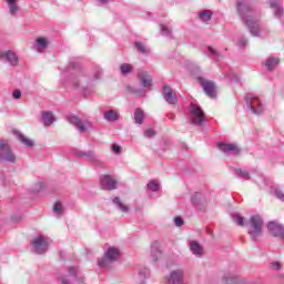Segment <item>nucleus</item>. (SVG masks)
I'll use <instances>...</instances> for the list:
<instances>
[{
    "label": "nucleus",
    "instance_id": "f257e3e1",
    "mask_svg": "<svg viewBox=\"0 0 284 284\" xmlns=\"http://www.w3.org/2000/svg\"><path fill=\"white\" fill-rule=\"evenodd\" d=\"M236 8L242 21L247 26L251 34H253V37H261L258 18H256V12H254L250 2L247 0H237Z\"/></svg>",
    "mask_w": 284,
    "mask_h": 284
},
{
    "label": "nucleus",
    "instance_id": "f03ea898",
    "mask_svg": "<svg viewBox=\"0 0 284 284\" xmlns=\"http://www.w3.org/2000/svg\"><path fill=\"white\" fill-rule=\"evenodd\" d=\"M247 234L251 241H258V237L263 234V219L258 215H253L246 222Z\"/></svg>",
    "mask_w": 284,
    "mask_h": 284
},
{
    "label": "nucleus",
    "instance_id": "7ed1b4c3",
    "mask_svg": "<svg viewBox=\"0 0 284 284\" xmlns=\"http://www.w3.org/2000/svg\"><path fill=\"white\" fill-rule=\"evenodd\" d=\"M119 256H121L119 248L109 247V250L104 253L103 258L98 261V265L101 268L108 270L112 263L119 261Z\"/></svg>",
    "mask_w": 284,
    "mask_h": 284
},
{
    "label": "nucleus",
    "instance_id": "20e7f679",
    "mask_svg": "<svg viewBox=\"0 0 284 284\" xmlns=\"http://www.w3.org/2000/svg\"><path fill=\"white\" fill-rule=\"evenodd\" d=\"M244 101L253 114H263L265 111L263 103H261V100L254 93H246Z\"/></svg>",
    "mask_w": 284,
    "mask_h": 284
},
{
    "label": "nucleus",
    "instance_id": "39448f33",
    "mask_svg": "<svg viewBox=\"0 0 284 284\" xmlns=\"http://www.w3.org/2000/svg\"><path fill=\"white\" fill-rule=\"evenodd\" d=\"M190 121L193 125H203L205 123V112H203L199 104L192 103L190 105Z\"/></svg>",
    "mask_w": 284,
    "mask_h": 284
},
{
    "label": "nucleus",
    "instance_id": "423d86ee",
    "mask_svg": "<svg viewBox=\"0 0 284 284\" xmlns=\"http://www.w3.org/2000/svg\"><path fill=\"white\" fill-rule=\"evenodd\" d=\"M138 79H139L142 88H144V89H141L135 92H136L138 97H143L145 94V92H148V90H151V88H152V77H150V73H148V71L140 70L138 72Z\"/></svg>",
    "mask_w": 284,
    "mask_h": 284
},
{
    "label": "nucleus",
    "instance_id": "0eeeda50",
    "mask_svg": "<svg viewBox=\"0 0 284 284\" xmlns=\"http://www.w3.org/2000/svg\"><path fill=\"white\" fill-rule=\"evenodd\" d=\"M32 251L36 254H45L48 252V247H50V243L48 242V239L39 235L34 239V241L31 242Z\"/></svg>",
    "mask_w": 284,
    "mask_h": 284
},
{
    "label": "nucleus",
    "instance_id": "6e6552de",
    "mask_svg": "<svg viewBox=\"0 0 284 284\" xmlns=\"http://www.w3.org/2000/svg\"><path fill=\"white\" fill-rule=\"evenodd\" d=\"M59 281L62 284H72L74 281H78V283H83L85 281V277L79 276V268L77 266H71L68 270V277H59Z\"/></svg>",
    "mask_w": 284,
    "mask_h": 284
},
{
    "label": "nucleus",
    "instance_id": "1a4fd4ad",
    "mask_svg": "<svg viewBox=\"0 0 284 284\" xmlns=\"http://www.w3.org/2000/svg\"><path fill=\"white\" fill-rule=\"evenodd\" d=\"M197 82L203 88L206 97L210 99H216V84L213 81L206 80L203 77H197Z\"/></svg>",
    "mask_w": 284,
    "mask_h": 284
},
{
    "label": "nucleus",
    "instance_id": "9d476101",
    "mask_svg": "<svg viewBox=\"0 0 284 284\" xmlns=\"http://www.w3.org/2000/svg\"><path fill=\"white\" fill-rule=\"evenodd\" d=\"M0 161H6L7 163H14L17 156L12 153L10 145L6 141H0Z\"/></svg>",
    "mask_w": 284,
    "mask_h": 284
},
{
    "label": "nucleus",
    "instance_id": "9b49d317",
    "mask_svg": "<svg viewBox=\"0 0 284 284\" xmlns=\"http://www.w3.org/2000/svg\"><path fill=\"white\" fill-rule=\"evenodd\" d=\"M68 72L71 74V83L73 88H79V81L74 80L75 78H79L83 74V71L81 70V65L77 62H70Z\"/></svg>",
    "mask_w": 284,
    "mask_h": 284
},
{
    "label": "nucleus",
    "instance_id": "f8f14e48",
    "mask_svg": "<svg viewBox=\"0 0 284 284\" xmlns=\"http://www.w3.org/2000/svg\"><path fill=\"white\" fill-rule=\"evenodd\" d=\"M0 61L10 63L13 68L19 65V57L12 50L0 51Z\"/></svg>",
    "mask_w": 284,
    "mask_h": 284
},
{
    "label": "nucleus",
    "instance_id": "ddd939ff",
    "mask_svg": "<svg viewBox=\"0 0 284 284\" xmlns=\"http://www.w3.org/2000/svg\"><path fill=\"white\" fill-rule=\"evenodd\" d=\"M163 99L170 105H176L179 98L176 97V92L172 89V87L165 84L163 87Z\"/></svg>",
    "mask_w": 284,
    "mask_h": 284
},
{
    "label": "nucleus",
    "instance_id": "4468645a",
    "mask_svg": "<svg viewBox=\"0 0 284 284\" xmlns=\"http://www.w3.org/2000/svg\"><path fill=\"white\" fill-rule=\"evenodd\" d=\"M183 281H185V271L178 268L171 272L166 284H183Z\"/></svg>",
    "mask_w": 284,
    "mask_h": 284
},
{
    "label": "nucleus",
    "instance_id": "2eb2a0df",
    "mask_svg": "<svg viewBox=\"0 0 284 284\" xmlns=\"http://www.w3.org/2000/svg\"><path fill=\"white\" fill-rule=\"evenodd\" d=\"M100 185L102 190H116V181L112 175H101L100 176Z\"/></svg>",
    "mask_w": 284,
    "mask_h": 284
},
{
    "label": "nucleus",
    "instance_id": "dca6fc26",
    "mask_svg": "<svg viewBox=\"0 0 284 284\" xmlns=\"http://www.w3.org/2000/svg\"><path fill=\"white\" fill-rule=\"evenodd\" d=\"M217 148L221 150V152H224V154H241V148H239L236 144L219 143Z\"/></svg>",
    "mask_w": 284,
    "mask_h": 284
},
{
    "label": "nucleus",
    "instance_id": "f3484780",
    "mask_svg": "<svg viewBox=\"0 0 284 284\" xmlns=\"http://www.w3.org/2000/svg\"><path fill=\"white\" fill-rule=\"evenodd\" d=\"M163 255V251H161V242L154 241L151 243V258L156 263L159 258Z\"/></svg>",
    "mask_w": 284,
    "mask_h": 284
},
{
    "label": "nucleus",
    "instance_id": "a211bd4d",
    "mask_svg": "<svg viewBox=\"0 0 284 284\" xmlns=\"http://www.w3.org/2000/svg\"><path fill=\"white\" fill-rule=\"evenodd\" d=\"M67 121H69L71 123V125H74V128H77L79 130V132L83 133L85 132V125L83 124V121H81L79 119V116L74 115V114H69L67 115Z\"/></svg>",
    "mask_w": 284,
    "mask_h": 284
},
{
    "label": "nucleus",
    "instance_id": "6ab92c4d",
    "mask_svg": "<svg viewBox=\"0 0 284 284\" xmlns=\"http://www.w3.org/2000/svg\"><path fill=\"white\" fill-rule=\"evenodd\" d=\"M271 8L274 10V17L280 19V17H283L284 10L283 6H281V0H270Z\"/></svg>",
    "mask_w": 284,
    "mask_h": 284
},
{
    "label": "nucleus",
    "instance_id": "aec40b11",
    "mask_svg": "<svg viewBox=\"0 0 284 284\" xmlns=\"http://www.w3.org/2000/svg\"><path fill=\"white\" fill-rule=\"evenodd\" d=\"M48 45H50V42L45 38H38L36 40L37 52H45V50H48Z\"/></svg>",
    "mask_w": 284,
    "mask_h": 284
},
{
    "label": "nucleus",
    "instance_id": "412c9836",
    "mask_svg": "<svg viewBox=\"0 0 284 284\" xmlns=\"http://www.w3.org/2000/svg\"><path fill=\"white\" fill-rule=\"evenodd\" d=\"M13 134L14 136H17L20 143H23V145H27V148H32V145H34V142L26 138V135H23V133H21L20 131L14 130Z\"/></svg>",
    "mask_w": 284,
    "mask_h": 284
},
{
    "label": "nucleus",
    "instance_id": "4be33fe9",
    "mask_svg": "<svg viewBox=\"0 0 284 284\" xmlns=\"http://www.w3.org/2000/svg\"><path fill=\"white\" fill-rule=\"evenodd\" d=\"M189 245H190V251L192 252V254H194V256H203V246H201L199 242L191 241Z\"/></svg>",
    "mask_w": 284,
    "mask_h": 284
},
{
    "label": "nucleus",
    "instance_id": "5701e85b",
    "mask_svg": "<svg viewBox=\"0 0 284 284\" xmlns=\"http://www.w3.org/2000/svg\"><path fill=\"white\" fill-rule=\"evenodd\" d=\"M133 119L136 125H143V120L145 119V112L143 111V109L141 108L135 109Z\"/></svg>",
    "mask_w": 284,
    "mask_h": 284
},
{
    "label": "nucleus",
    "instance_id": "b1692460",
    "mask_svg": "<svg viewBox=\"0 0 284 284\" xmlns=\"http://www.w3.org/2000/svg\"><path fill=\"white\" fill-rule=\"evenodd\" d=\"M9 6V12L11 17H17V12H19V4H17V0H6Z\"/></svg>",
    "mask_w": 284,
    "mask_h": 284
},
{
    "label": "nucleus",
    "instance_id": "393cba45",
    "mask_svg": "<svg viewBox=\"0 0 284 284\" xmlns=\"http://www.w3.org/2000/svg\"><path fill=\"white\" fill-rule=\"evenodd\" d=\"M42 120L45 126L52 125L53 121H55L54 115L50 111L42 112Z\"/></svg>",
    "mask_w": 284,
    "mask_h": 284
},
{
    "label": "nucleus",
    "instance_id": "a878e982",
    "mask_svg": "<svg viewBox=\"0 0 284 284\" xmlns=\"http://www.w3.org/2000/svg\"><path fill=\"white\" fill-rule=\"evenodd\" d=\"M75 156H79V159H87V161H94V152H83V151H75Z\"/></svg>",
    "mask_w": 284,
    "mask_h": 284
},
{
    "label": "nucleus",
    "instance_id": "bb28decb",
    "mask_svg": "<svg viewBox=\"0 0 284 284\" xmlns=\"http://www.w3.org/2000/svg\"><path fill=\"white\" fill-rule=\"evenodd\" d=\"M105 121L114 123V121H119V113L114 110H109L104 113Z\"/></svg>",
    "mask_w": 284,
    "mask_h": 284
},
{
    "label": "nucleus",
    "instance_id": "cd10ccee",
    "mask_svg": "<svg viewBox=\"0 0 284 284\" xmlns=\"http://www.w3.org/2000/svg\"><path fill=\"white\" fill-rule=\"evenodd\" d=\"M281 60H278V58H268L266 60V63H265V68L267 70H274V68H276V65H278Z\"/></svg>",
    "mask_w": 284,
    "mask_h": 284
},
{
    "label": "nucleus",
    "instance_id": "c85d7f7f",
    "mask_svg": "<svg viewBox=\"0 0 284 284\" xmlns=\"http://www.w3.org/2000/svg\"><path fill=\"white\" fill-rule=\"evenodd\" d=\"M191 201L195 207H199L203 201V194L199 192L194 193L191 197Z\"/></svg>",
    "mask_w": 284,
    "mask_h": 284
},
{
    "label": "nucleus",
    "instance_id": "c756f323",
    "mask_svg": "<svg viewBox=\"0 0 284 284\" xmlns=\"http://www.w3.org/2000/svg\"><path fill=\"white\" fill-rule=\"evenodd\" d=\"M199 17L201 19V21H211L212 20V11L210 10H203L199 13Z\"/></svg>",
    "mask_w": 284,
    "mask_h": 284
},
{
    "label": "nucleus",
    "instance_id": "7c9ffc66",
    "mask_svg": "<svg viewBox=\"0 0 284 284\" xmlns=\"http://www.w3.org/2000/svg\"><path fill=\"white\" fill-rule=\"evenodd\" d=\"M135 48L141 54H150V49H148V47H145V44H143L142 42L136 41Z\"/></svg>",
    "mask_w": 284,
    "mask_h": 284
},
{
    "label": "nucleus",
    "instance_id": "2f4dec72",
    "mask_svg": "<svg viewBox=\"0 0 284 284\" xmlns=\"http://www.w3.org/2000/svg\"><path fill=\"white\" fill-rule=\"evenodd\" d=\"M113 203L115 205H118L119 210H121V212H130V207L123 203H121V199L120 197H114L113 199Z\"/></svg>",
    "mask_w": 284,
    "mask_h": 284
},
{
    "label": "nucleus",
    "instance_id": "473e14b6",
    "mask_svg": "<svg viewBox=\"0 0 284 284\" xmlns=\"http://www.w3.org/2000/svg\"><path fill=\"white\" fill-rule=\"evenodd\" d=\"M120 70H121V74H123V77H128V74H130V72H132L133 67H132V64L123 63V64H121Z\"/></svg>",
    "mask_w": 284,
    "mask_h": 284
},
{
    "label": "nucleus",
    "instance_id": "72a5a7b5",
    "mask_svg": "<svg viewBox=\"0 0 284 284\" xmlns=\"http://www.w3.org/2000/svg\"><path fill=\"white\" fill-rule=\"evenodd\" d=\"M236 176L244 179V181H250V172L243 171L241 169H235Z\"/></svg>",
    "mask_w": 284,
    "mask_h": 284
},
{
    "label": "nucleus",
    "instance_id": "f704fd0d",
    "mask_svg": "<svg viewBox=\"0 0 284 284\" xmlns=\"http://www.w3.org/2000/svg\"><path fill=\"white\" fill-rule=\"evenodd\" d=\"M53 212L57 214V216H61V214H63V204L61 202H55Z\"/></svg>",
    "mask_w": 284,
    "mask_h": 284
},
{
    "label": "nucleus",
    "instance_id": "c9c22d12",
    "mask_svg": "<svg viewBox=\"0 0 284 284\" xmlns=\"http://www.w3.org/2000/svg\"><path fill=\"white\" fill-rule=\"evenodd\" d=\"M103 77V69L97 67L93 72V80L99 81Z\"/></svg>",
    "mask_w": 284,
    "mask_h": 284
},
{
    "label": "nucleus",
    "instance_id": "e433bc0d",
    "mask_svg": "<svg viewBox=\"0 0 284 284\" xmlns=\"http://www.w3.org/2000/svg\"><path fill=\"white\" fill-rule=\"evenodd\" d=\"M232 219H233L234 223H236L241 227H243V225H245V221H244L243 216H241L239 214H233Z\"/></svg>",
    "mask_w": 284,
    "mask_h": 284
},
{
    "label": "nucleus",
    "instance_id": "4c0bfd02",
    "mask_svg": "<svg viewBox=\"0 0 284 284\" xmlns=\"http://www.w3.org/2000/svg\"><path fill=\"white\" fill-rule=\"evenodd\" d=\"M11 181L10 178H7L6 174H0V185H3V187H8L10 185Z\"/></svg>",
    "mask_w": 284,
    "mask_h": 284
},
{
    "label": "nucleus",
    "instance_id": "58836bf2",
    "mask_svg": "<svg viewBox=\"0 0 284 284\" xmlns=\"http://www.w3.org/2000/svg\"><path fill=\"white\" fill-rule=\"evenodd\" d=\"M159 182L156 181H151L148 183V190H151V192H159Z\"/></svg>",
    "mask_w": 284,
    "mask_h": 284
},
{
    "label": "nucleus",
    "instance_id": "ea45409f",
    "mask_svg": "<svg viewBox=\"0 0 284 284\" xmlns=\"http://www.w3.org/2000/svg\"><path fill=\"white\" fill-rule=\"evenodd\" d=\"M272 192H274L276 199H280V201H284V193L276 186H272Z\"/></svg>",
    "mask_w": 284,
    "mask_h": 284
},
{
    "label": "nucleus",
    "instance_id": "a19ab883",
    "mask_svg": "<svg viewBox=\"0 0 284 284\" xmlns=\"http://www.w3.org/2000/svg\"><path fill=\"white\" fill-rule=\"evenodd\" d=\"M144 136H146L148 139H152V136H156V131H154L153 129H146L144 131Z\"/></svg>",
    "mask_w": 284,
    "mask_h": 284
},
{
    "label": "nucleus",
    "instance_id": "79ce46f5",
    "mask_svg": "<svg viewBox=\"0 0 284 284\" xmlns=\"http://www.w3.org/2000/svg\"><path fill=\"white\" fill-rule=\"evenodd\" d=\"M209 57H219V51L212 47H207Z\"/></svg>",
    "mask_w": 284,
    "mask_h": 284
},
{
    "label": "nucleus",
    "instance_id": "37998d69",
    "mask_svg": "<svg viewBox=\"0 0 284 284\" xmlns=\"http://www.w3.org/2000/svg\"><path fill=\"white\" fill-rule=\"evenodd\" d=\"M174 223H175V225H176V227H182V225H183V217H181V216H175V219H174Z\"/></svg>",
    "mask_w": 284,
    "mask_h": 284
},
{
    "label": "nucleus",
    "instance_id": "c03bdc74",
    "mask_svg": "<svg viewBox=\"0 0 284 284\" xmlns=\"http://www.w3.org/2000/svg\"><path fill=\"white\" fill-rule=\"evenodd\" d=\"M161 31L163 34H172V30H170V28L163 24H161Z\"/></svg>",
    "mask_w": 284,
    "mask_h": 284
},
{
    "label": "nucleus",
    "instance_id": "a18cd8bd",
    "mask_svg": "<svg viewBox=\"0 0 284 284\" xmlns=\"http://www.w3.org/2000/svg\"><path fill=\"white\" fill-rule=\"evenodd\" d=\"M237 43H239L240 48H245V45H247V39L240 38Z\"/></svg>",
    "mask_w": 284,
    "mask_h": 284
},
{
    "label": "nucleus",
    "instance_id": "49530a36",
    "mask_svg": "<svg viewBox=\"0 0 284 284\" xmlns=\"http://www.w3.org/2000/svg\"><path fill=\"white\" fill-rule=\"evenodd\" d=\"M112 150L114 154H121V146H119L118 144H113Z\"/></svg>",
    "mask_w": 284,
    "mask_h": 284
},
{
    "label": "nucleus",
    "instance_id": "de8ad7c7",
    "mask_svg": "<svg viewBox=\"0 0 284 284\" xmlns=\"http://www.w3.org/2000/svg\"><path fill=\"white\" fill-rule=\"evenodd\" d=\"M12 94L13 99H21V90L16 89Z\"/></svg>",
    "mask_w": 284,
    "mask_h": 284
},
{
    "label": "nucleus",
    "instance_id": "09e8293b",
    "mask_svg": "<svg viewBox=\"0 0 284 284\" xmlns=\"http://www.w3.org/2000/svg\"><path fill=\"white\" fill-rule=\"evenodd\" d=\"M271 267H272L273 270H281V262H273V263L271 264Z\"/></svg>",
    "mask_w": 284,
    "mask_h": 284
},
{
    "label": "nucleus",
    "instance_id": "8fccbe9b",
    "mask_svg": "<svg viewBox=\"0 0 284 284\" xmlns=\"http://www.w3.org/2000/svg\"><path fill=\"white\" fill-rule=\"evenodd\" d=\"M139 275H140L142 278H148V270L140 271Z\"/></svg>",
    "mask_w": 284,
    "mask_h": 284
},
{
    "label": "nucleus",
    "instance_id": "3c124183",
    "mask_svg": "<svg viewBox=\"0 0 284 284\" xmlns=\"http://www.w3.org/2000/svg\"><path fill=\"white\" fill-rule=\"evenodd\" d=\"M166 116L170 119V121H174V119H176V114L174 113H168Z\"/></svg>",
    "mask_w": 284,
    "mask_h": 284
},
{
    "label": "nucleus",
    "instance_id": "603ef678",
    "mask_svg": "<svg viewBox=\"0 0 284 284\" xmlns=\"http://www.w3.org/2000/svg\"><path fill=\"white\" fill-rule=\"evenodd\" d=\"M100 1V3H108V1H110V0H99Z\"/></svg>",
    "mask_w": 284,
    "mask_h": 284
}]
</instances>
